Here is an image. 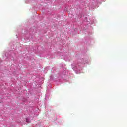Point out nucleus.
<instances>
[{
    "instance_id": "f257e3e1",
    "label": "nucleus",
    "mask_w": 127,
    "mask_h": 127,
    "mask_svg": "<svg viewBox=\"0 0 127 127\" xmlns=\"http://www.w3.org/2000/svg\"><path fill=\"white\" fill-rule=\"evenodd\" d=\"M26 121L27 123H28V119H26Z\"/></svg>"
}]
</instances>
